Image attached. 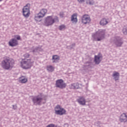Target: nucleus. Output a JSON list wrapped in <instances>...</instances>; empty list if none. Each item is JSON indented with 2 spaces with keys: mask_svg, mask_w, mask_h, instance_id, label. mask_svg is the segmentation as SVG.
Returning <instances> with one entry per match:
<instances>
[{
  "mask_svg": "<svg viewBox=\"0 0 127 127\" xmlns=\"http://www.w3.org/2000/svg\"><path fill=\"white\" fill-rule=\"evenodd\" d=\"M47 13V9H42L41 11L38 13L37 15L35 16L34 19L36 21H39L40 22L41 20L40 18H42V17H44L45 16V14Z\"/></svg>",
  "mask_w": 127,
  "mask_h": 127,
  "instance_id": "423d86ee",
  "label": "nucleus"
},
{
  "mask_svg": "<svg viewBox=\"0 0 127 127\" xmlns=\"http://www.w3.org/2000/svg\"><path fill=\"white\" fill-rule=\"evenodd\" d=\"M32 63L33 62L31 61V60H26L21 62V66L23 69H29L32 66Z\"/></svg>",
  "mask_w": 127,
  "mask_h": 127,
  "instance_id": "0eeeda50",
  "label": "nucleus"
},
{
  "mask_svg": "<svg viewBox=\"0 0 127 127\" xmlns=\"http://www.w3.org/2000/svg\"><path fill=\"white\" fill-rule=\"evenodd\" d=\"M13 60L8 57H4L1 63V66L4 70H9L12 67L14 64Z\"/></svg>",
  "mask_w": 127,
  "mask_h": 127,
  "instance_id": "f257e3e1",
  "label": "nucleus"
},
{
  "mask_svg": "<svg viewBox=\"0 0 127 127\" xmlns=\"http://www.w3.org/2000/svg\"><path fill=\"white\" fill-rule=\"evenodd\" d=\"M55 114L56 115H60V116H63V115H65L66 114V110L63 108L61 110H55Z\"/></svg>",
  "mask_w": 127,
  "mask_h": 127,
  "instance_id": "2eb2a0df",
  "label": "nucleus"
},
{
  "mask_svg": "<svg viewBox=\"0 0 127 127\" xmlns=\"http://www.w3.org/2000/svg\"><path fill=\"white\" fill-rule=\"evenodd\" d=\"M60 17L63 18L64 17V12H61L60 13Z\"/></svg>",
  "mask_w": 127,
  "mask_h": 127,
  "instance_id": "c756f323",
  "label": "nucleus"
},
{
  "mask_svg": "<svg viewBox=\"0 0 127 127\" xmlns=\"http://www.w3.org/2000/svg\"><path fill=\"white\" fill-rule=\"evenodd\" d=\"M67 86V84L64 82V80L63 79H58L56 81V87L57 88H59L60 89H65L66 88V86Z\"/></svg>",
  "mask_w": 127,
  "mask_h": 127,
  "instance_id": "1a4fd4ad",
  "label": "nucleus"
},
{
  "mask_svg": "<svg viewBox=\"0 0 127 127\" xmlns=\"http://www.w3.org/2000/svg\"><path fill=\"white\" fill-rule=\"evenodd\" d=\"M77 102H78L79 105H82V106H85L86 105V99L84 97H79L78 99H77Z\"/></svg>",
  "mask_w": 127,
  "mask_h": 127,
  "instance_id": "4468645a",
  "label": "nucleus"
},
{
  "mask_svg": "<svg viewBox=\"0 0 127 127\" xmlns=\"http://www.w3.org/2000/svg\"><path fill=\"white\" fill-rule=\"evenodd\" d=\"M47 70L48 72H53L54 71V67L52 65H47Z\"/></svg>",
  "mask_w": 127,
  "mask_h": 127,
  "instance_id": "4be33fe9",
  "label": "nucleus"
},
{
  "mask_svg": "<svg viewBox=\"0 0 127 127\" xmlns=\"http://www.w3.org/2000/svg\"><path fill=\"white\" fill-rule=\"evenodd\" d=\"M106 34V30L100 29L96 33L92 34V37L94 41H101L103 39H105V35Z\"/></svg>",
  "mask_w": 127,
  "mask_h": 127,
  "instance_id": "f03ea898",
  "label": "nucleus"
},
{
  "mask_svg": "<svg viewBox=\"0 0 127 127\" xmlns=\"http://www.w3.org/2000/svg\"><path fill=\"white\" fill-rule=\"evenodd\" d=\"M86 4H89V5H94L95 4V1L94 0H87Z\"/></svg>",
  "mask_w": 127,
  "mask_h": 127,
  "instance_id": "b1692460",
  "label": "nucleus"
},
{
  "mask_svg": "<svg viewBox=\"0 0 127 127\" xmlns=\"http://www.w3.org/2000/svg\"><path fill=\"white\" fill-rule=\"evenodd\" d=\"M112 76L114 77L115 81H118L120 79V73L118 72L115 71Z\"/></svg>",
  "mask_w": 127,
  "mask_h": 127,
  "instance_id": "a211bd4d",
  "label": "nucleus"
},
{
  "mask_svg": "<svg viewBox=\"0 0 127 127\" xmlns=\"http://www.w3.org/2000/svg\"><path fill=\"white\" fill-rule=\"evenodd\" d=\"M111 43L115 44L117 47H121L124 44V41L120 37L115 36L111 39Z\"/></svg>",
  "mask_w": 127,
  "mask_h": 127,
  "instance_id": "39448f33",
  "label": "nucleus"
},
{
  "mask_svg": "<svg viewBox=\"0 0 127 127\" xmlns=\"http://www.w3.org/2000/svg\"><path fill=\"white\" fill-rule=\"evenodd\" d=\"M0 1H2V0H0Z\"/></svg>",
  "mask_w": 127,
  "mask_h": 127,
  "instance_id": "c9c22d12",
  "label": "nucleus"
},
{
  "mask_svg": "<svg viewBox=\"0 0 127 127\" xmlns=\"http://www.w3.org/2000/svg\"><path fill=\"white\" fill-rule=\"evenodd\" d=\"M55 22H59L58 16H55L53 18V16H48L45 20V25L46 26H50L53 25Z\"/></svg>",
  "mask_w": 127,
  "mask_h": 127,
  "instance_id": "20e7f679",
  "label": "nucleus"
},
{
  "mask_svg": "<svg viewBox=\"0 0 127 127\" xmlns=\"http://www.w3.org/2000/svg\"><path fill=\"white\" fill-rule=\"evenodd\" d=\"M100 58H101L100 56H95L94 62L95 64H99L101 63V60H100Z\"/></svg>",
  "mask_w": 127,
  "mask_h": 127,
  "instance_id": "f3484780",
  "label": "nucleus"
},
{
  "mask_svg": "<svg viewBox=\"0 0 127 127\" xmlns=\"http://www.w3.org/2000/svg\"><path fill=\"white\" fill-rule=\"evenodd\" d=\"M71 89H79V83H75L71 84Z\"/></svg>",
  "mask_w": 127,
  "mask_h": 127,
  "instance_id": "aec40b11",
  "label": "nucleus"
},
{
  "mask_svg": "<svg viewBox=\"0 0 127 127\" xmlns=\"http://www.w3.org/2000/svg\"><path fill=\"white\" fill-rule=\"evenodd\" d=\"M47 127H55V125L54 124H50L47 126Z\"/></svg>",
  "mask_w": 127,
  "mask_h": 127,
  "instance_id": "2f4dec72",
  "label": "nucleus"
},
{
  "mask_svg": "<svg viewBox=\"0 0 127 127\" xmlns=\"http://www.w3.org/2000/svg\"><path fill=\"white\" fill-rule=\"evenodd\" d=\"M71 21L72 22V23H77L78 22V19H77V15L73 14L71 16Z\"/></svg>",
  "mask_w": 127,
  "mask_h": 127,
  "instance_id": "dca6fc26",
  "label": "nucleus"
},
{
  "mask_svg": "<svg viewBox=\"0 0 127 127\" xmlns=\"http://www.w3.org/2000/svg\"><path fill=\"white\" fill-rule=\"evenodd\" d=\"M30 55H29L28 53H26L25 55H24V57L25 58H28L29 57Z\"/></svg>",
  "mask_w": 127,
  "mask_h": 127,
  "instance_id": "7c9ffc66",
  "label": "nucleus"
},
{
  "mask_svg": "<svg viewBox=\"0 0 127 127\" xmlns=\"http://www.w3.org/2000/svg\"><path fill=\"white\" fill-rule=\"evenodd\" d=\"M65 25H62L59 26V29L61 31L63 30V29H65Z\"/></svg>",
  "mask_w": 127,
  "mask_h": 127,
  "instance_id": "cd10ccee",
  "label": "nucleus"
},
{
  "mask_svg": "<svg viewBox=\"0 0 127 127\" xmlns=\"http://www.w3.org/2000/svg\"><path fill=\"white\" fill-rule=\"evenodd\" d=\"M63 108H62L61 106H60V105H58L56 108H55V110H61Z\"/></svg>",
  "mask_w": 127,
  "mask_h": 127,
  "instance_id": "c85d7f7f",
  "label": "nucleus"
},
{
  "mask_svg": "<svg viewBox=\"0 0 127 127\" xmlns=\"http://www.w3.org/2000/svg\"><path fill=\"white\" fill-rule=\"evenodd\" d=\"M82 23L84 24H87V23H90L91 21V18L87 15L84 14L81 18Z\"/></svg>",
  "mask_w": 127,
  "mask_h": 127,
  "instance_id": "9d476101",
  "label": "nucleus"
},
{
  "mask_svg": "<svg viewBox=\"0 0 127 127\" xmlns=\"http://www.w3.org/2000/svg\"><path fill=\"white\" fill-rule=\"evenodd\" d=\"M19 81L21 83L24 84V83H26V82H27V78L24 76H22L20 78Z\"/></svg>",
  "mask_w": 127,
  "mask_h": 127,
  "instance_id": "412c9836",
  "label": "nucleus"
},
{
  "mask_svg": "<svg viewBox=\"0 0 127 127\" xmlns=\"http://www.w3.org/2000/svg\"><path fill=\"white\" fill-rule=\"evenodd\" d=\"M9 46H11V47L17 46V45H18V41H17V40L14 38L11 39L9 41Z\"/></svg>",
  "mask_w": 127,
  "mask_h": 127,
  "instance_id": "f8f14e48",
  "label": "nucleus"
},
{
  "mask_svg": "<svg viewBox=\"0 0 127 127\" xmlns=\"http://www.w3.org/2000/svg\"><path fill=\"white\" fill-rule=\"evenodd\" d=\"M109 23V22H108V20H107V19L103 18L102 19L100 22V25H107Z\"/></svg>",
  "mask_w": 127,
  "mask_h": 127,
  "instance_id": "6ab92c4d",
  "label": "nucleus"
},
{
  "mask_svg": "<svg viewBox=\"0 0 127 127\" xmlns=\"http://www.w3.org/2000/svg\"><path fill=\"white\" fill-rule=\"evenodd\" d=\"M78 2L82 3V2H85V0H78Z\"/></svg>",
  "mask_w": 127,
  "mask_h": 127,
  "instance_id": "473e14b6",
  "label": "nucleus"
},
{
  "mask_svg": "<svg viewBox=\"0 0 127 127\" xmlns=\"http://www.w3.org/2000/svg\"><path fill=\"white\" fill-rule=\"evenodd\" d=\"M91 64V61L87 62L85 64L84 66L85 67H89V66H90Z\"/></svg>",
  "mask_w": 127,
  "mask_h": 127,
  "instance_id": "a878e982",
  "label": "nucleus"
},
{
  "mask_svg": "<svg viewBox=\"0 0 127 127\" xmlns=\"http://www.w3.org/2000/svg\"><path fill=\"white\" fill-rule=\"evenodd\" d=\"M16 38L17 40H20V36H18V35L16 36Z\"/></svg>",
  "mask_w": 127,
  "mask_h": 127,
  "instance_id": "72a5a7b5",
  "label": "nucleus"
},
{
  "mask_svg": "<svg viewBox=\"0 0 127 127\" xmlns=\"http://www.w3.org/2000/svg\"><path fill=\"white\" fill-rule=\"evenodd\" d=\"M30 4L28 3L23 8V15L24 17H29L30 15Z\"/></svg>",
  "mask_w": 127,
  "mask_h": 127,
  "instance_id": "6e6552de",
  "label": "nucleus"
},
{
  "mask_svg": "<svg viewBox=\"0 0 127 127\" xmlns=\"http://www.w3.org/2000/svg\"><path fill=\"white\" fill-rule=\"evenodd\" d=\"M53 60H55L53 62V63H55L56 62V60H60V57L58 55H54L53 56Z\"/></svg>",
  "mask_w": 127,
  "mask_h": 127,
  "instance_id": "5701e85b",
  "label": "nucleus"
},
{
  "mask_svg": "<svg viewBox=\"0 0 127 127\" xmlns=\"http://www.w3.org/2000/svg\"><path fill=\"white\" fill-rule=\"evenodd\" d=\"M44 100V96L42 93H40L38 95L33 97L32 99V101L35 106H41L42 104H45V102H43Z\"/></svg>",
  "mask_w": 127,
  "mask_h": 127,
  "instance_id": "7ed1b4c3",
  "label": "nucleus"
},
{
  "mask_svg": "<svg viewBox=\"0 0 127 127\" xmlns=\"http://www.w3.org/2000/svg\"><path fill=\"white\" fill-rule=\"evenodd\" d=\"M123 32L124 34H125L126 35L127 34V26L125 27L123 29Z\"/></svg>",
  "mask_w": 127,
  "mask_h": 127,
  "instance_id": "bb28decb",
  "label": "nucleus"
},
{
  "mask_svg": "<svg viewBox=\"0 0 127 127\" xmlns=\"http://www.w3.org/2000/svg\"><path fill=\"white\" fill-rule=\"evenodd\" d=\"M120 122L121 123H127V115L126 113H123L120 117Z\"/></svg>",
  "mask_w": 127,
  "mask_h": 127,
  "instance_id": "ddd939ff",
  "label": "nucleus"
},
{
  "mask_svg": "<svg viewBox=\"0 0 127 127\" xmlns=\"http://www.w3.org/2000/svg\"><path fill=\"white\" fill-rule=\"evenodd\" d=\"M12 108H13V110H16L17 109L16 106L12 105Z\"/></svg>",
  "mask_w": 127,
  "mask_h": 127,
  "instance_id": "f704fd0d",
  "label": "nucleus"
},
{
  "mask_svg": "<svg viewBox=\"0 0 127 127\" xmlns=\"http://www.w3.org/2000/svg\"><path fill=\"white\" fill-rule=\"evenodd\" d=\"M42 50V49L39 47H37L34 48V47H33L31 48V52H32L33 54H35V55H37V54H39V52Z\"/></svg>",
  "mask_w": 127,
  "mask_h": 127,
  "instance_id": "9b49d317",
  "label": "nucleus"
},
{
  "mask_svg": "<svg viewBox=\"0 0 127 127\" xmlns=\"http://www.w3.org/2000/svg\"><path fill=\"white\" fill-rule=\"evenodd\" d=\"M75 46H76V44L73 43L70 46H67V48H68V49L71 50V49H73L74 47H75Z\"/></svg>",
  "mask_w": 127,
  "mask_h": 127,
  "instance_id": "393cba45",
  "label": "nucleus"
}]
</instances>
